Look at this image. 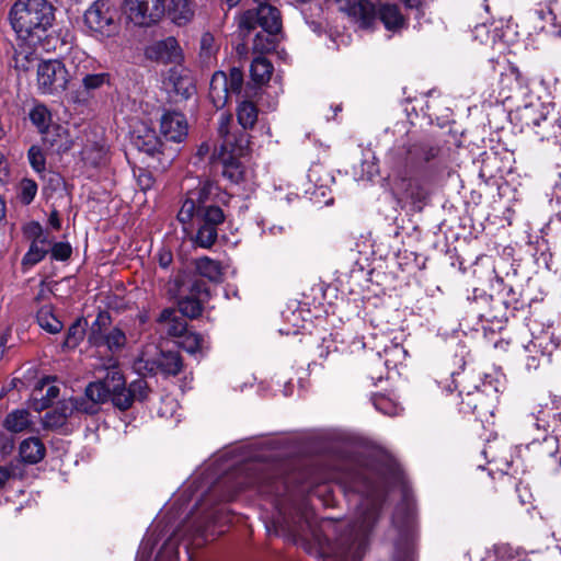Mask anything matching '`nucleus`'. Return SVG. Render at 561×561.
Returning a JSON list of instances; mask_svg holds the SVG:
<instances>
[{"label": "nucleus", "mask_w": 561, "mask_h": 561, "mask_svg": "<svg viewBox=\"0 0 561 561\" xmlns=\"http://www.w3.org/2000/svg\"><path fill=\"white\" fill-rule=\"evenodd\" d=\"M172 285L178 311L190 319L198 318L204 310L202 298L210 296L207 283L187 270H179L173 276Z\"/></svg>", "instance_id": "nucleus-8"}, {"label": "nucleus", "mask_w": 561, "mask_h": 561, "mask_svg": "<svg viewBox=\"0 0 561 561\" xmlns=\"http://www.w3.org/2000/svg\"><path fill=\"white\" fill-rule=\"evenodd\" d=\"M496 284L499 287H502L497 293V298H500L504 302V307H506V311H508V319L511 317H515L516 312L523 310L527 302L522 298L520 294H518L512 285L504 284L502 277L496 275Z\"/></svg>", "instance_id": "nucleus-28"}, {"label": "nucleus", "mask_w": 561, "mask_h": 561, "mask_svg": "<svg viewBox=\"0 0 561 561\" xmlns=\"http://www.w3.org/2000/svg\"><path fill=\"white\" fill-rule=\"evenodd\" d=\"M323 561H359L352 553L351 547L343 549L340 553L325 554Z\"/></svg>", "instance_id": "nucleus-63"}, {"label": "nucleus", "mask_w": 561, "mask_h": 561, "mask_svg": "<svg viewBox=\"0 0 561 561\" xmlns=\"http://www.w3.org/2000/svg\"><path fill=\"white\" fill-rule=\"evenodd\" d=\"M232 115L230 113H222L219 116L218 121V136L221 139V144L219 146V149L227 150L229 148L233 151V147L239 145V140L241 137H244L248 139V135L244 131H238L232 133L231 131V125H232Z\"/></svg>", "instance_id": "nucleus-29"}, {"label": "nucleus", "mask_w": 561, "mask_h": 561, "mask_svg": "<svg viewBox=\"0 0 561 561\" xmlns=\"http://www.w3.org/2000/svg\"><path fill=\"white\" fill-rule=\"evenodd\" d=\"M37 183L33 179L23 178L18 187V198L23 205H30L37 194Z\"/></svg>", "instance_id": "nucleus-51"}, {"label": "nucleus", "mask_w": 561, "mask_h": 561, "mask_svg": "<svg viewBox=\"0 0 561 561\" xmlns=\"http://www.w3.org/2000/svg\"><path fill=\"white\" fill-rule=\"evenodd\" d=\"M259 108L256 104L249 100H243L237 107V119L242 127V131L252 129L257 122Z\"/></svg>", "instance_id": "nucleus-41"}, {"label": "nucleus", "mask_w": 561, "mask_h": 561, "mask_svg": "<svg viewBox=\"0 0 561 561\" xmlns=\"http://www.w3.org/2000/svg\"><path fill=\"white\" fill-rule=\"evenodd\" d=\"M144 55L146 59L162 65L180 66L184 60L183 50L174 36H168L147 45Z\"/></svg>", "instance_id": "nucleus-20"}, {"label": "nucleus", "mask_w": 561, "mask_h": 561, "mask_svg": "<svg viewBox=\"0 0 561 561\" xmlns=\"http://www.w3.org/2000/svg\"><path fill=\"white\" fill-rule=\"evenodd\" d=\"M43 145L57 154H64L73 147V139L68 128L60 124L54 125L41 136Z\"/></svg>", "instance_id": "nucleus-24"}, {"label": "nucleus", "mask_w": 561, "mask_h": 561, "mask_svg": "<svg viewBox=\"0 0 561 561\" xmlns=\"http://www.w3.org/2000/svg\"><path fill=\"white\" fill-rule=\"evenodd\" d=\"M378 21L382 23L385 28L393 34L401 33L409 26L407 18L402 14L400 8L396 3L379 4Z\"/></svg>", "instance_id": "nucleus-27"}, {"label": "nucleus", "mask_w": 561, "mask_h": 561, "mask_svg": "<svg viewBox=\"0 0 561 561\" xmlns=\"http://www.w3.org/2000/svg\"><path fill=\"white\" fill-rule=\"evenodd\" d=\"M519 453L525 460L559 467L560 446L558 439L550 434H545L542 439H533Z\"/></svg>", "instance_id": "nucleus-18"}, {"label": "nucleus", "mask_w": 561, "mask_h": 561, "mask_svg": "<svg viewBox=\"0 0 561 561\" xmlns=\"http://www.w3.org/2000/svg\"><path fill=\"white\" fill-rule=\"evenodd\" d=\"M529 79L516 67L510 64L501 72L499 79V98L508 101L515 96H525L528 93Z\"/></svg>", "instance_id": "nucleus-21"}, {"label": "nucleus", "mask_w": 561, "mask_h": 561, "mask_svg": "<svg viewBox=\"0 0 561 561\" xmlns=\"http://www.w3.org/2000/svg\"><path fill=\"white\" fill-rule=\"evenodd\" d=\"M125 13L139 27H150L165 14L164 0H124Z\"/></svg>", "instance_id": "nucleus-16"}, {"label": "nucleus", "mask_w": 561, "mask_h": 561, "mask_svg": "<svg viewBox=\"0 0 561 561\" xmlns=\"http://www.w3.org/2000/svg\"><path fill=\"white\" fill-rule=\"evenodd\" d=\"M226 82L230 93L233 95H240L243 87V72L238 67H232L229 73H226Z\"/></svg>", "instance_id": "nucleus-57"}, {"label": "nucleus", "mask_w": 561, "mask_h": 561, "mask_svg": "<svg viewBox=\"0 0 561 561\" xmlns=\"http://www.w3.org/2000/svg\"><path fill=\"white\" fill-rule=\"evenodd\" d=\"M156 321L159 324L167 325V333L170 336L180 337L187 332V323L178 314V310L175 308L169 307L162 309Z\"/></svg>", "instance_id": "nucleus-31"}, {"label": "nucleus", "mask_w": 561, "mask_h": 561, "mask_svg": "<svg viewBox=\"0 0 561 561\" xmlns=\"http://www.w3.org/2000/svg\"><path fill=\"white\" fill-rule=\"evenodd\" d=\"M502 161L496 152H484L482 154L479 176L486 184H497L496 180L503 178Z\"/></svg>", "instance_id": "nucleus-34"}, {"label": "nucleus", "mask_w": 561, "mask_h": 561, "mask_svg": "<svg viewBox=\"0 0 561 561\" xmlns=\"http://www.w3.org/2000/svg\"><path fill=\"white\" fill-rule=\"evenodd\" d=\"M48 254L53 261L66 262L71 257L72 247L69 242H53L49 239Z\"/></svg>", "instance_id": "nucleus-53"}, {"label": "nucleus", "mask_w": 561, "mask_h": 561, "mask_svg": "<svg viewBox=\"0 0 561 561\" xmlns=\"http://www.w3.org/2000/svg\"><path fill=\"white\" fill-rule=\"evenodd\" d=\"M494 552L499 561H522L518 550L507 543L496 546Z\"/></svg>", "instance_id": "nucleus-60"}, {"label": "nucleus", "mask_w": 561, "mask_h": 561, "mask_svg": "<svg viewBox=\"0 0 561 561\" xmlns=\"http://www.w3.org/2000/svg\"><path fill=\"white\" fill-rule=\"evenodd\" d=\"M131 146L158 162L163 169L171 164L175 154L171 147L158 136L156 129L146 124L136 126L130 135Z\"/></svg>", "instance_id": "nucleus-10"}, {"label": "nucleus", "mask_w": 561, "mask_h": 561, "mask_svg": "<svg viewBox=\"0 0 561 561\" xmlns=\"http://www.w3.org/2000/svg\"><path fill=\"white\" fill-rule=\"evenodd\" d=\"M159 371L163 376H176L183 368V359L178 351H160L156 357Z\"/></svg>", "instance_id": "nucleus-37"}, {"label": "nucleus", "mask_w": 561, "mask_h": 561, "mask_svg": "<svg viewBox=\"0 0 561 561\" xmlns=\"http://www.w3.org/2000/svg\"><path fill=\"white\" fill-rule=\"evenodd\" d=\"M125 332L115 327L101 340V346H106L111 352L122 350L126 345Z\"/></svg>", "instance_id": "nucleus-50"}, {"label": "nucleus", "mask_w": 561, "mask_h": 561, "mask_svg": "<svg viewBox=\"0 0 561 561\" xmlns=\"http://www.w3.org/2000/svg\"><path fill=\"white\" fill-rule=\"evenodd\" d=\"M385 353V362L386 366L392 365L397 367L399 364H402L407 358L408 351L399 343H392L390 345H386L383 347Z\"/></svg>", "instance_id": "nucleus-49"}, {"label": "nucleus", "mask_w": 561, "mask_h": 561, "mask_svg": "<svg viewBox=\"0 0 561 561\" xmlns=\"http://www.w3.org/2000/svg\"><path fill=\"white\" fill-rule=\"evenodd\" d=\"M23 236L30 241V243H48L49 233L45 232L42 225L38 221H30L22 228Z\"/></svg>", "instance_id": "nucleus-48"}, {"label": "nucleus", "mask_w": 561, "mask_h": 561, "mask_svg": "<svg viewBox=\"0 0 561 561\" xmlns=\"http://www.w3.org/2000/svg\"><path fill=\"white\" fill-rule=\"evenodd\" d=\"M540 18L550 23V32L561 37V0H549L547 11L539 12Z\"/></svg>", "instance_id": "nucleus-46"}, {"label": "nucleus", "mask_w": 561, "mask_h": 561, "mask_svg": "<svg viewBox=\"0 0 561 561\" xmlns=\"http://www.w3.org/2000/svg\"><path fill=\"white\" fill-rule=\"evenodd\" d=\"M28 119L41 136L55 125L50 110L41 102L34 103L28 112Z\"/></svg>", "instance_id": "nucleus-38"}, {"label": "nucleus", "mask_w": 561, "mask_h": 561, "mask_svg": "<svg viewBox=\"0 0 561 561\" xmlns=\"http://www.w3.org/2000/svg\"><path fill=\"white\" fill-rule=\"evenodd\" d=\"M83 22L98 38L112 37L119 31L118 11L110 0H95L84 12Z\"/></svg>", "instance_id": "nucleus-9"}, {"label": "nucleus", "mask_w": 561, "mask_h": 561, "mask_svg": "<svg viewBox=\"0 0 561 561\" xmlns=\"http://www.w3.org/2000/svg\"><path fill=\"white\" fill-rule=\"evenodd\" d=\"M46 447L38 437H28L21 442L19 456L21 461L27 465H36L44 459Z\"/></svg>", "instance_id": "nucleus-30"}, {"label": "nucleus", "mask_w": 561, "mask_h": 561, "mask_svg": "<svg viewBox=\"0 0 561 561\" xmlns=\"http://www.w3.org/2000/svg\"><path fill=\"white\" fill-rule=\"evenodd\" d=\"M187 121L178 111H165L160 119V131L165 141L181 142L187 137Z\"/></svg>", "instance_id": "nucleus-22"}, {"label": "nucleus", "mask_w": 561, "mask_h": 561, "mask_svg": "<svg viewBox=\"0 0 561 561\" xmlns=\"http://www.w3.org/2000/svg\"><path fill=\"white\" fill-rule=\"evenodd\" d=\"M247 471V483L238 482L226 501H233L247 488H254L262 494L274 496L277 503L294 494H306L322 499L329 506L333 495L329 482L337 477L344 495L357 496V505L366 506L360 524L368 529L378 522L388 485L401 478L396 462L376 456L360 457L339 476L318 459L257 463L249 466Z\"/></svg>", "instance_id": "nucleus-1"}, {"label": "nucleus", "mask_w": 561, "mask_h": 561, "mask_svg": "<svg viewBox=\"0 0 561 561\" xmlns=\"http://www.w3.org/2000/svg\"><path fill=\"white\" fill-rule=\"evenodd\" d=\"M76 59L79 60V64L76 66L75 76L81 79V90H78V94L92 96L93 93L102 87L111 85L112 76L110 72H94V59L81 54L80 56H75L71 59V64H73Z\"/></svg>", "instance_id": "nucleus-17"}, {"label": "nucleus", "mask_w": 561, "mask_h": 561, "mask_svg": "<svg viewBox=\"0 0 561 561\" xmlns=\"http://www.w3.org/2000/svg\"><path fill=\"white\" fill-rule=\"evenodd\" d=\"M232 94L226 82V72L216 71L209 83V98L217 108L224 107Z\"/></svg>", "instance_id": "nucleus-35"}, {"label": "nucleus", "mask_w": 561, "mask_h": 561, "mask_svg": "<svg viewBox=\"0 0 561 561\" xmlns=\"http://www.w3.org/2000/svg\"><path fill=\"white\" fill-rule=\"evenodd\" d=\"M48 243H30L28 250L21 260V270L23 273L31 271L35 265L41 263L48 254Z\"/></svg>", "instance_id": "nucleus-43"}, {"label": "nucleus", "mask_w": 561, "mask_h": 561, "mask_svg": "<svg viewBox=\"0 0 561 561\" xmlns=\"http://www.w3.org/2000/svg\"><path fill=\"white\" fill-rule=\"evenodd\" d=\"M396 516L402 517L404 523H410L414 517V500L411 491L404 486L402 489L401 501L396 507Z\"/></svg>", "instance_id": "nucleus-47"}, {"label": "nucleus", "mask_w": 561, "mask_h": 561, "mask_svg": "<svg viewBox=\"0 0 561 561\" xmlns=\"http://www.w3.org/2000/svg\"><path fill=\"white\" fill-rule=\"evenodd\" d=\"M27 159L31 168L42 174L46 171V156L43 149L37 145H32L27 150Z\"/></svg>", "instance_id": "nucleus-54"}, {"label": "nucleus", "mask_w": 561, "mask_h": 561, "mask_svg": "<svg viewBox=\"0 0 561 561\" xmlns=\"http://www.w3.org/2000/svg\"><path fill=\"white\" fill-rule=\"evenodd\" d=\"M36 322L43 330L50 334H57L64 328L62 322L54 313L53 305L42 306L37 310Z\"/></svg>", "instance_id": "nucleus-40"}, {"label": "nucleus", "mask_w": 561, "mask_h": 561, "mask_svg": "<svg viewBox=\"0 0 561 561\" xmlns=\"http://www.w3.org/2000/svg\"><path fill=\"white\" fill-rule=\"evenodd\" d=\"M379 7L370 0H357L348 8V14L363 30H374L378 21Z\"/></svg>", "instance_id": "nucleus-26"}, {"label": "nucleus", "mask_w": 561, "mask_h": 561, "mask_svg": "<svg viewBox=\"0 0 561 561\" xmlns=\"http://www.w3.org/2000/svg\"><path fill=\"white\" fill-rule=\"evenodd\" d=\"M43 425L48 430H60L67 425L64 415H60L55 409L47 411L43 419Z\"/></svg>", "instance_id": "nucleus-59"}, {"label": "nucleus", "mask_w": 561, "mask_h": 561, "mask_svg": "<svg viewBox=\"0 0 561 561\" xmlns=\"http://www.w3.org/2000/svg\"><path fill=\"white\" fill-rule=\"evenodd\" d=\"M469 311L479 320L489 323L502 324L508 321V311L497 295L486 294L485 290L474 288L472 296H468Z\"/></svg>", "instance_id": "nucleus-12"}, {"label": "nucleus", "mask_w": 561, "mask_h": 561, "mask_svg": "<svg viewBox=\"0 0 561 561\" xmlns=\"http://www.w3.org/2000/svg\"><path fill=\"white\" fill-rule=\"evenodd\" d=\"M136 369L140 375L156 376L157 374H160L156 358L139 359L136 363Z\"/></svg>", "instance_id": "nucleus-62"}, {"label": "nucleus", "mask_w": 561, "mask_h": 561, "mask_svg": "<svg viewBox=\"0 0 561 561\" xmlns=\"http://www.w3.org/2000/svg\"><path fill=\"white\" fill-rule=\"evenodd\" d=\"M248 145L249 139L241 137L239 145L232 148L233 151L229 148H227V150L219 149L218 151V159L222 164L221 174L232 184H239L244 180L245 168L240 161V158L244 156Z\"/></svg>", "instance_id": "nucleus-19"}, {"label": "nucleus", "mask_w": 561, "mask_h": 561, "mask_svg": "<svg viewBox=\"0 0 561 561\" xmlns=\"http://www.w3.org/2000/svg\"><path fill=\"white\" fill-rule=\"evenodd\" d=\"M547 112L543 111L541 103H529L516 111L515 117L520 124L522 130L528 129L533 131L537 124L545 117Z\"/></svg>", "instance_id": "nucleus-33"}, {"label": "nucleus", "mask_w": 561, "mask_h": 561, "mask_svg": "<svg viewBox=\"0 0 561 561\" xmlns=\"http://www.w3.org/2000/svg\"><path fill=\"white\" fill-rule=\"evenodd\" d=\"M537 140V151L547 159H561V117L547 112L531 131Z\"/></svg>", "instance_id": "nucleus-11"}, {"label": "nucleus", "mask_w": 561, "mask_h": 561, "mask_svg": "<svg viewBox=\"0 0 561 561\" xmlns=\"http://www.w3.org/2000/svg\"><path fill=\"white\" fill-rule=\"evenodd\" d=\"M392 192L401 208L422 211L428 204L433 186L448 170L443 147L422 138L398 147L392 156Z\"/></svg>", "instance_id": "nucleus-2"}, {"label": "nucleus", "mask_w": 561, "mask_h": 561, "mask_svg": "<svg viewBox=\"0 0 561 561\" xmlns=\"http://www.w3.org/2000/svg\"><path fill=\"white\" fill-rule=\"evenodd\" d=\"M414 554L413 542L409 539H401L394 546L393 561H413Z\"/></svg>", "instance_id": "nucleus-55"}, {"label": "nucleus", "mask_w": 561, "mask_h": 561, "mask_svg": "<svg viewBox=\"0 0 561 561\" xmlns=\"http://www.w3.org/2000/svg\"><path fill=\"white\" fill-rule=\"evenodd\" d=\"M88 321L84 317L77 318L66 332L64 348L73 350L83 341L87 333Z\"/></svg>", "instance_id": "nucleus-42"}, {"label": "nucleus", "mask_w": 561, "mask_h": 561, "mask_svg": "<svg viewBox=\"0 0 561 561\" xmlns=\"http://www.w3.org/2000/svg\"><path fill=\"white\" fill-rule=\"evenodd\" d=\"M112 324V316L107 310H100L95 320L92 322L88 341L95 347H101V340L106 334L104 331Z\"/></svg>", "instance_id": "nucleus-39"}, {"label": "nucleus", "mask_w": 561, "mask_h": 561, "mask_svg": "<svg viewBox=\"0 0 561 561\" xmlns=\"http://www.w3.org/2000/svg\"><path fill=\"white\" fill-rule=\"evenodd\" d=\"M524 351L525 368L528 371L536 370L540 367L542 359L548 364L554 359H561V341L553 335L535 337L524 346Z\"/></svg>", "instance_id": "nucleus-14"}, {"label": "nucleus", "mask_w": 561, "mask_h": 561, "mask_svg": "<svg viewBox=\"0 0 561 561\" xmlns=\"http://www.w3.org/2000/svg\"><path fill=\"white\" fill-rule=\"evenodd\" d=\"M273 64L265 57H256L250 66L251 79L256 84H263L271 79L273 73Z\"/></svg>", "instance_id": "nucleus-44"}, {"label": "nucleus", "mask_w": 561, "mask_h": 561, "mask_svg": "<svg viewBox=\"0 0 561 561\" xmlns=\"http://www.w3.org/2000/svg\"><path fill=\"white\" fill-rule=\"evenodd\" d=\"M257 27L253 42V51L261 55L275 50L278 39L277 35L283 32V18L277 7H260L243 11L238 21V28L242 38L245 39Z\"/></svg>", "instance_id": "nucleus-7"}, {"label": "nucleus", "mask_w": 561, "mask_h": 561, "mask_svg": "<svg viewBox=\"0 0 561 561\" xmlns=\"http://www.w3.org/2000/svg\"><path fill=\"white\" fill-rule=\"evenodd\" d=\"M455 364L459 365V369L451 370V383L455 392L472 393V391H480L484 388V383H492L493 388H499V379L491 375L481 374L474 367L468 366L463 357H455Z\"/></svg>", "instance_id": "nucleus-13"}, {"label": "nucleus", "mask_w": 561, "mask_h": 561, "mask_svg": "<svg viewBox=\"0 0 561 561\" xmlns=\"http://www.w3.org/2000/svg\"><path fill=\"white\" fill-rule=\"evenodd\" d=\"M69 80V70L58 59L43 60L37 66V87L43 94L64 92Z\"/></svg>", "instance_id": "nucleus-15"}, {"label": "nucleus", "mask_w": 561, "mask_h": 561, "mask_svg": "<svg viewBox=\"0 0 561 561\" xmlns=\"http://www.w3.org/2000/svg\"><path fill=\"white\" fill-rule=\"evenodd\" d=\"M31 425L30 412L25 409H16L8 413L3 426L12 433H20Z\"/></svg>", "instance_id": "nucleus-45"}, {"label": "nucleus", "mask_w": 561, "mask_h": 561, "mask_svg": "<svg viewBox=\"0 0 561 561\" xmlns=\"http://www.w3.org/2000/svg\"><path fill=\"white\" fill-rule=\"evenodd\" d=\"M178 26L186 25L194 15L193 2L191 0H170L165 5V14Z\"/></svg>", "instance_id": "nucleus-32"}, {"label": "nucleus", "mask_w": 561, "mask_h": 561, "mask_svg": "<svg viewBox=\"0 0 561 561\" xmlns=\"http://www.w3.org/2000/svg\"><path fill=\"white\" fill-rule=\"evenodd\" d=\"M137 184L142 192L151 190L156 183L152 172L146 168H139L136 173Z\"/></svg>", "instance_id": "nucleus-61"}, {"label": "nucleus", "mask_w": 561, "mask_h": 561, "mask_svg": "<svg viewBox=\"0 0 561 561\" xmlns=\"http://www.w3.org/2000/svg\"><path fill=\"white\" fill-rule=\"evenodd\" d=\"M60 415H64V419L68 422V419L71 417L76 412L72 409V398L68 400H62L57 403L54 408Z\"/></svg>", "instance_id": "nucleus-64"}, {"label": "nucleus", "mask_w": 561, "mask_h": 561, "mask_svg": "<svg viewBox=\"0 0 561 561\" xmlns=\"http://www.w3.org/2000/svg\"><path fill=\"white\" fill-rule=\"evenodd\" d=\"M218 190L210 181L186 192L176 215L195 248L211 249L218 240L219 227L226 221L224 209L215 203Z\"/></svg>", "instance_id": "nucleus-3"}, {"label": "nucleus", "mask_w": 561, "mask_h": 561, "mask_svg": "<svg viewBox=\"0 0 561 561\" xmlns=\"http://www.w3.org/2000/svg\"><path fill=\"white\" fill-rule=\"evenodd\" d=\"M500 399L499 388L484 383V388L472 393L455 392L448 385L442 390L440 405L445 413L454 420L488 421L493 416Z\"/></svg>", "instance_id": "nucleus-6"}, {"label": "nucleus", "mask_w": 561, "mask_h": 561, "mask_svg": "<svg viewBox=\"0 0 561 561\" xmlns=\"http://www.w3.org/2000/svg\"><path fill=\"white\" fill-rule=\"evenodd\" d=\"M56 11L49 0H13L8 21L20 38L36 43L54 26Z\"/></svg>", "instance_id": "nucleus-5"}, {"label": "nucleus", "mask_w": 561, "mask_h": 561, "mask_svg": "<svg viewBox=\"0 0 561 561\" xmlns=\"http://www.w3.org/2000/svg\"><path fill=\"white\" fill-rule=\"evenodd\" d=\"M533 419L537 430H541L546 434L551 431L550 435L561 436V412L551 408L549 403L540 404L533 413Z\"/></svg>", "instance_id": "nucleus-25"}, {"label": "nucleus", "mask_w": 561, "mask_h": 561, "mask_svg": "<svg viewBox=\"0 0 561 561\" xmlns=\"http://www.w3.org/2000/svg\"><path fill=\"white\" fill-rule=\"evenodd\" d=\"M181 337H183L181 346L185 352L192 355L203 354L204 337L201 333L185 332Z\"/></svg>", "instance_id": "nucleus-52"}, {"label": "nucleus", "mask_w": 561, "mask_h": 561, "mask_svg": "<svg viewBox=\"0 0 561 561\" xmlns=\"http://www.w3.org/2000/svg\"><path fill=\"white\" fill-rule=\"evenodd\" d=\"M190 272L192 273V271ZM193 274L201 279L207 278L211 283H220L224 275L220 262L208 256H202L195 261Z\"/></svg>", "instance_id": "nucleus-36"}, {"label": "nucleus", "mask_w": 561, "mask_h": 561, "mask_svg": "<svg viewBox=\"0 0 561 561\" xmlns=\"http://www.w3.org/2000/svg\"><path fill=\"white\" fill-rule=\"evenodd\" d=\"M164 83L183 100L190 99L196 92L193 78L184 68L176 65L169 69Z\"/></svg>", "instance_id": "nucleus-23"}, {"label": "nucleus", "mask_w": 561, "mask_h": 561, "mask_svg": "<svg viewBox=\"0 0 561 561\" xmlns=\"http://www.w3.org/2000/svg\"><path fill=\"white\" fill-rule=\"evenodd\" d=\"M150 392L151 389L144 377H138L126 385L124 374L118 369H112L103 379L89 382L83 396L71 397L72 409L76 413L92 416L100 412L101 404L111 401L114 408L125 412L135 402H145Z\"/></svg>", "instance_id": "nucleus-4"}, {"label": "nucleus", "mask_w": 561, "mask_h": 561, "mask_svg": "<svg viewBox=\"0 0 561 561\" xmlns=\"http://www.w3.org/2000/svg\"><path fill=\"white\" fill-rule=\"evenodd\" d=\"M35 60L33 54H26L24 51H15L12 58L11 66L18 72H26L31 68V64Z\"/></svg>", "instance_id": "nucleus-58"}, {"label": "nucleus", "mask_w": 561, "mask_h": 561, "mask_svg": "<svg viewBox=\"0 0 561 561\" xmlns=\"http://www.w3.org/2000/svg\"><path fill=\"white\" fill-rule=\"evenodd\" d=\"M371 401L376 410L386 415H394L397 413V404L386 394L375 393L371 397Z\"/></svg>", "instance_id": "nucleus-56"}]
</instances>
